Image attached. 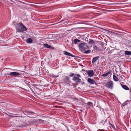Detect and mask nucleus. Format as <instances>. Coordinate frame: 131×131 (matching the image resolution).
Listing matches in <instances>:
<instances>
[{
  "mask_svg": "<svg viewBox=\"0 0 131 131\" xmlns=\"http://www.w3.org/2000/svg\"><path fill=\"white\" fill-rule=\"evenodd\" d=\"M13 23L15 26L16 32H22L24 31H27L28 30L27 28L21 23L14 21Z\"/></svg>",
  "mask_w": 131,
  "mask_h": 131,
  "instance_id": "f257e3e1",
  "label": "nucleus"
},
{
  "mask_svg": "<svg viewBox=\"0 0 131 131\" xmlns=\"http://www.w3.org/2000/svg\"><path fill=\"white\" fill-rule=\"evenodd\" d=\"M62 82L65 84H68L69 86H72L74 83H72L71 81L70 80L69 77V76H66L63 79Z\"/></svg>",
  "mask_w": 131,
  "mask_h": 131,
  "instance_id": "f03ea898",
  "label": "nucleus"
},
{
  "mask_svg": "<svg viewBox=\"0 0 131 131\" xmlns=\"http://www.w3.org/2000/svg\"><path fill=\"white\" fill-rule=\"evenodd\" d=\"M81 78V76L80 74H75V76L73 77L72 80L75 82L80 83L81 82V80L80 79Z\"/></svg>",
  "mask_w": 131,
  "mask_h": 131,
  "instance_id": "7ed1b4c3",
  "label": "nucleus"
},
{
  "mask_svg": "<svg viewBox=\"0 0 131 131\" xmlns=\"http://www.w3.org/2000/svg\"><path fill=\"white\" fill-rule=\"evenodd\" d=\"M79 49L83 50H85L86 49L88 48L89 47L87 45L86 43H83L80 44L79 45Z\"/></svg>",
  "mask_w": 131,
  "mask_h": 131,
  "instance_id": "20e7f679",
  "label": "nucleus"
},
{
  "mask_svg": "<svg viewBox=\"0 0 131 131\" xmlns=\"http://www.w3.org/2000/svg\"><path fill=\"white\" fill-rule=\"evenodd\" d=\"M86 72L89 77H92L94 75V73L93 70H87Z\"/></svg>",
  "mask_w": 131,
  "mask_h": 131,
  "instance_id": "39448f33",
  "label": "nucleus"
},
{
  "mask_svg": "<svg viewBox=\"0 0 131 131\" xmlns=\"http://www.w3.org/2000/svg\"><path fill=\"white\" fill-rule=\"evenodd\" d=\"M107 86L111 89L113 88V83L111 81H110L107 83L106 84Z\"/></svg>",
  "mask_w": 131,
  "mask_h": 131,
  "instance_id": "423d86ee",
  "label": "nucleus"
},
{
  "mask_svg": "<svg viewBox=\"0 0 131 131\" xmlns=\"http://www.w3.org/2000/svg\"><path fill=\"white\" fill-rule=\"evenodd\" d=\"M64 54L66 55L69 56H71L73 57H75L76 56H75L73 55L69 52H67L66 51H64L63 52Z\"/></svg>",
  "mask_w": 131,
  "mask_h": 131,
  "instance_id": "0eeeda50",
  "label": "nucleus"
},
{
  "mask_svg": "<svg viewBox=\"0 0 131 131\" xmlns=\"http://www.w3.org/2000/svg\"><path fill=\"white\" fill-rule=\"evenodd\" d=\"M87 81L90 84H96L95 81L93 79L89 78L88 79Z\"/></svg>",
  "mask_w": 131,
  "mask_h": 131,
  "instance_id": "6e6552de",
  "label": "nucleus"
},
{
  "mask_svg": "<svg viewBox=\"0 0 131 131\" xmlns=\"http://www.w3.org/2000/svg\"><path fill=\"white\" fill-rule=\"evenodd\" d=\"M20 74L18 72H10L9 74L8 75L11 76H13L14 77H16L17 76L19 75Z\"/></svg>",
  "mask_w": 131,
  "mask_h": 131,
  "instance_id": "1a4fd4ad",
  "label": "nucleus"
},
{
  "mask_svg": "<svg viewBox=\"0 0 131 131\" xmlns=\"http://www.w3.org/2000/svg\"><path fill=\"white\" fill-rule=\"evenodd\" d=\"M99 58V56H97L93 58L92 60V63H95L97 60H98Z\"/></svg>",
  "mask_w": 131,
  "mask_h": 131,
  "instance_id": "9d476101",
  "label": "nucleus"
},
{
  "mask_svg": "<svg viewBox=\"0 0 131 131\" xmlns=\"http://www.w3.org/2000/svg\"><path fill=\"white\" fill-rule=\"evenodd\" d=\"M87 105L89 106V108L90 107H93V104L91 102H89L86 103Z\"/></svg>",
  "mask_w": 131,
  "mask_h": 131,
  "instance_id": "9b49d317",
  "label": "nucleus"
},
{
  "mask_svg": "<svg viewBox=\"0 0 131 131\" xmlns=\"http://www.w3.org/2000/svg\"><path fill=\"white\" fill-rule=\"evenodd\" d=\"M26 41L28 43H31L32 42V40L31 38H28L27 39Z\"/></svg>",
  "mask_w": 131,
  "mask_h": 131,
  "instance_id": "f8f14e48",
  "label": "nucleus"
},
{
  "mask_svg": "<svg viewBox=\"0 0 131 131\" xmlns=\"http://www.w3.org/2000/svg\"><path fill=\"white\" fill-rule=\"evenodd\" d=\"M99 45H100V48H101L103 49L104 47V43L102 41L100 42L99 43Z\"/></svg>",
  "mask_w": 131,
  "mask_h": 131,
  "instance_id": "ddd939ff",
  "label": "nucleus"
},
{
  "mask_svg": "<svg viewBox=\"0 0 131 131\" xmlns=\"http://www.w3.org/2000/svg\"><path fill=\"white\" fill-rule=\"evenodd\" d=\"M122 87L125 90H128L129 88L126 85H122Z\"/></svg>",
  "mask_w": 131,
  "mask_h": 131,
  "instance_id": "4468645a",
  "label": "nucleus"
},
{
  "mask_svg": "<svg viewBox=\"0 0 131 131\" xmlns=\"http://www.w3.org/2000/svg\"><path fill=\"white\" fill-rule=\"evenodd\" d=\"M125 54L127 56H129L131 55V51H126L125 52Z\"/></svg>",
  "mask_w": 131,
  "mask_h": 131,
  "instance_id": "2eb2a0df",
  "label": "nucleus"
},
{
  "mask_svg": "<svg viewBox=\"0 0 131 131\" xmlns=\"http://www.w3.org/2000/svg\"><path fill=\"white\" fill-rule=\"evenodd\" d=\"M111 73V72L110 71H109L107 73L103 74L102 75V76L104 77H107L108 74H110Z\"/></svg>",
  "mask_w": 131,
  "mask_h": 131,
  "instance_id": "dca6fc26",
  "label": "nucleus"
},
{
  "mask_svg": "<svg viewBox=\"0 0 131 131\" xmlns=\"http://www.w3.org/2000/svg\"><path fill=\"white\" fill-rule=\"evenodd\" d=\"M113 79L115 81H119L118 78L116 77L114 74L113 75Z\"/></svg>",
  "mask_w": 131,
  "mask_h": 131,
  "instance_id": "f3484780",
  "label": "nucleus"
},
{
  "mask_svg": "<svg viewBox=\"0 0 131 131\" xmlns=\"http://www.w3.org/2000/svg\"><path fill=\"white\" fill-rule=\"evenodd\" d=\"M37 122L39 123H45L44 122H46V121L43 120H41V119H38L37 120Z\"/></svg>",
  "mask_w": 131,
  "mask_h": 131,
  "instance_id": "a211bd4d",
  "label": "nucleus"
},
{
  "mask_svg": "<svg viewBox=\"0 0 131 131\" xmlns=\"http://www.w3.org/2000/svg\"><path fill=\"white\" fill-rule=\"evenodd\" d=\"M93 48L96 50H99L101 49L100 47H97L96 46H94L93 47Z\"/></svg>",
  "mask_w": 131,
  "mask_h": 131,
  "instance_id": "6ab92c4d",
  "label": "nucleus"
},
{
  "mask_svg": "<svg viewBox=\"0 0 131 131\" xmlns=\"http://www.w3.org/2000/svg\"><path fill=\"white\" fill-rule=\"evenodd\" d=\"M43 46L46 48H50V47H51V46L50 45H48L47 44H43Z\"/></svg>",
  "mask_w": 131,
  "mask_h": 131,
  "instance_id": "aec40b11",
  "label": "nucleus"
},
{
  "mask_svg": "<svg viewBox=\"0 0 131 131\" xmlns=\"http://www.w3.org/2000/svg\"><path fill=\"white\" fill-rule=\"evenodd\" d=\"M26 113L28 115H30L31 114H35V113L32 111H27L26 112Z\"/></svg>",
  "mask_w": 131,
  "mask_h": 131,
  "instance_id": "412c9836",
  "label": "nucleus"
},
{
  "mask_svg": "<svg viewBox=\"0 0 131 131\" xmlns=\"http://www.w3.org/2000/svg\"><path fill=\"white\" fill-rule=\"evenodd\" d=\"M73 41L74 43L75 44H76L77 43V42H79L80 41V40L77 39H75Z\"/></svg>",
  "mask_w": 131,
  "mask_h": 131,
  "instance_id": "4be33fe9",
  "label": "nucleus"
},
{
  "mask_svg": "<svg viewBox=\"0 0 131 131\" xmlns=\"http://www.w3.org/2000/svg\"><path fill=\"white\" fill-rule=\"evenodd\" d=\"M119 50L117 49H116L115 50H112L113 51H112V52H114L115 53H116L115 54H116L118 53V52H117V51Z\"/></svg>",
  "mask_w": 131,
  "mask_h": 131,
  "instance_id": "5701e85b",
  "label": "nucleus"
},
{
  "mask_svg": "<svg viewBox=\"0 0 131 131\" xmlns=\"http://www.w3.org/2000/svg\"><path fill=\"white\" fill-rule=\"evenodd\" d=\"M110 124L111 126V128H112L113 129V130H114L115 129V126L112 124H111L110 123H109Z\"/></svg>",
  "mask_w": 131,
  "mask_h": 131,
  "instance_id": "b1692460",
  "label": "nucleus"
},
{
  "mask_svg": "<svg viewBox=\"0 0 131 131\" xmlns=\"http://www.w3.org/2000/svg\"><path fill=\"white\" fill-rule=\"evenodd\" d=\"M89 41V43L90 44H93L94 43V42L92 40L90 39Z\"/></svg>",
  "mask_w": 131,
  "mask_h": 131,
  "instance_id": "393cba45",
  "label": "nucleus"
},
{
  "mask_svg": "<svg viewBox=\"0 0 131 131\" xmlns=\"http://www.w3.org/2000/svg\"><path fill=\"white\" fill-rule=\"evenodd\" d=\"M125 77V76L124 75H122L121 76V77H120V80H123L124 79V78Z\"/></svg>",
  "mask_w": 131,
  "mask_h": 131,
  "instance_id": "a878e982",
  "label": "nucleus"
},
{
  "mask_svg": "<svg viewBox=\"0 0 131 131\" xmlns=\"http://www.w3.org/2000/svg\"><path fill=\"white\" fill-rule=\"evenodd\" d=\"M75 74L74 73H71L69 75V77H71L73 76H75Z\"/></svg>",
  "mask_w": 131,
  "mask_h": 131,
  "instance_id": "bb28decb",
  "label": "nucleus"
},
{
  "mask_svg": "<svg viewBox=\"0 0 131 131\" xmlns=\"http://www.w3.org/2000/svg\"><path fill=\"white\" fill-rule=\"evenodd\" d=\"M91 52V50H90L86 51H85L84 52V53L85 54L88 53L90 52Z\"/></svg>",
  "mask_w": 131,
  "mask_h": 131,
  "instance_id": "cd10ccee",
  "label": "nucleus"
},
{
  "mask_svg": "<svg viewBox=\"0 0 131 131\" xmlns=\"http://www.w3.org/2000/svg\"><path fill=\"white\" fill-rule=\"evenodd\" d=\"M51 77H53V78H57V77H58L59 76L58 75V76H55L54 75H52L51 76Z\"/></svg>",
  "mask_w": 131,
  "mask_h": 131,
  "instance_id": "c85d7f7f",
  "label": "nucleus"
},
{
  "mask_svg": "<svg viewBox=\"0 0 131 131\" xmlns=\"http://www.w3.org/2000/svg\"><path fill=\"white\" fill-rule=\"evenodd\" d=\"M127 104H128L127 103H126V102H125L122 104V106H124L126 105H127Z\"/></svg>",
  "mask_w": 131,
  "mask_h": 131,
  "instance_id": "c756f323",
  "label": "nucleus"
},
{
  "mask_svg": "<svg viewBox=\"0 0 131 131\" xmlns=\"http://www.w3.org/2000/svg\"><path fill=\"white\" fill-rule=\"evenodd\" d=\"M50 48L52 50H54V48L51 46V47H50Z\"/></svg>",
  "mask_w": 131,
  "mask_h": 131,
  "instance_id": "7c9ffc66",
  "label": "nucleus"
},
{
  "mask_svg": "<svg viewBox=\"0 0 131 131\" xmlns=\"http://www.w3.org/2000/svg\"><path fill=\"white\" fill-rule=\"evenodd\" d=\"M9 116L10 117H17V116H13L12 115H9Z\"/></svg>",
  "mask_w": 131,
  "mask_h": 131,
  "instance_id": "2f4dec72",
  "label": "nucleus"
},
{
  "mask_svg": "<svg viewBox=\"0 0 131 131\" xmlns=\"http://www.w3.org/2000/svg\"><path fill=\"white\" fill-rule=\"evenodd\" d=\"M122 75L121 74H119V75H117V76L119 77L120 78L121 77V76Z\"/></svg>",
  "mask_w": 131,
  "mask_h": 131,
  "instance_id": "473e14b6",
  "label": "nucleus"
},
{
  "mask_svg": "<svg viewBox=\"0 0 131 131\" xmlns=\"http://www.w3.org/2000/svg\"><path fill=\"white\" fill-rule=\"evenodd\" d=\"M10 114H12V115H17V114H12V113H10Z\"/></svg>",
  "mask_w": 131,
  "mask_h": 131,
  "instance_id": "72a5a7b5",
  "label": "nucleus"
},
{
  "mask_svg": "<svg viewBox=\"0 0 131 131\" xmlns=\"http://www.w3.org/2000/svg\"><path fill=\"white\" fill-rule=\"evenodd\" d=\"M130 99H130V101H131V97L130 98Z\"/></svg>",
  "mask_w": 131,
  "mask_h": 131,
  "instance_id": "f704fd0d",
  "label": "nucleus"
}]
</instances>
